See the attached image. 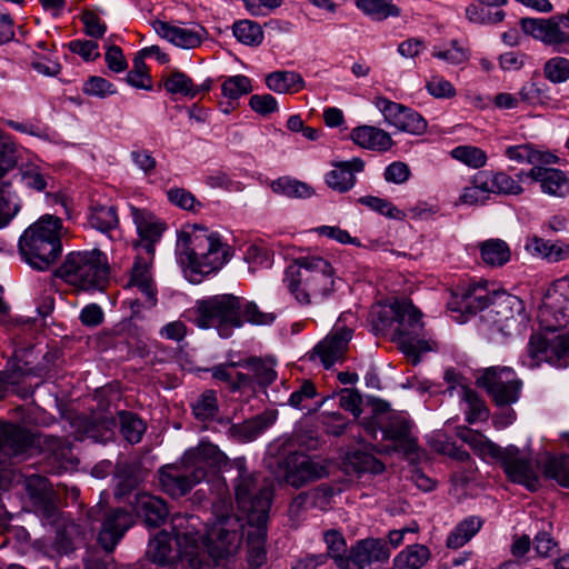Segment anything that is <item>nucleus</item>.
Segmentation results:
<instances>
[{"instance_id":"9","label":"nucleus","mask_w":569,"mask_h":569,"mask_svg":"<svg viewBox=\"0 0 569 569\" xmlns=\"http://www.w3.org/2000/svg\"><path fill=\"white\" fill-rule=\"evenodd\" d=\"M68 284L82 291H102L109 282L110 268L99 249L71 251L58 270Z\"/></svg>"},{"instance_id":"11","label":"nucleus","mask_w":569,"mask_h":569,"mask_svg":"<svg viewBox=\"0 0 569 569\" xmlns=\"http://www.w3.org/2000/svg\"><path fill=\"white\" fill-rule=\"evenodd\" d=\"M521 184L502 170H479L469 178L456 201L457 206H483L492 196H518Z\"/></svg>"},{"instance_id":"25","label":"nucleus","mask_w":569,"mask_h":569,"mask_svg":"<svg viewBox=\"0 0 569 569\" xmlns=\"http://www.w3.org/2000/svg\"><path fill=\"white\" fill-rule=\"evenodd\" d=\"M153 256H138L131 268L128 286L137 288L143 297V303L152 308L158 302V290L151 271Z\"/></svg>"},{"instance_id":"17","label":"nucleus","mask_w":569,"mask_h":569,"mask_svg":"<svg viewBox=\"0 0 569 569\" xmlns=\"http://www.w3.org/2000/svg\"><path fill=\"white\" fill-rule=\"evenodd\" d=\"M500 461L507 477L516 483L525 486L530 491H536L539 487V477L537 467L532 459L521 453L516 446L501 448L500 453L495 458Z\"/></svg>"},{"instance_id":"21","label":"nucleus","mask_w":569,"mask_h":569,"mask_svg":"<svg viewBox=\"0 0 569 569\" xmlns=\"http://www.w3.org/2000/svg\"><path fill=\"white\" fill-rule=\"evenodd\" d=\"M24 488L33 502L36 512L47 522L56 521L60 498L48 480L39 475H30L24 479Z\"/></svg>"},{"instance_id":"61","label":"nucleus","mask_w":569,"mask_h":569,"mask_svg":"<svg viewBox=\"0 0 569 569\" xmlns=\"http://www.w3.org/2000/svg\"><path fill=\"white\" fill-rule=\"evenodd\" d=\"M350 463L358 472L380 473L383 471V463L372 453L366 451H355L350 456Z\"/></svg>"},{"instance_id":"12","label":"nucleus","mask_w":569,"mask_h":569,"mask_svg":"<svg viewBox=\"0 0 569 569\" xmlns=\"http://www.w3.org/2000/svg\"><path fill=\"white\" fill-rule=\"evenodd\" d=\"M529 356L537 363L545 361L557 368L569 366V327L546 328L533 333L528 346Z\"/></svg>"},{"instance_id":"29","label":"nucleus","mask_w":569,"mask_h":569,"mask_svg":"<svg viewBox=\"0 0 569 569\" xmlns=\"http://www.w3.org/2000/svg\"><path fill=\"white\" fill-rule=\"evenodd\" d=\"M29 445V437L23 429L0 422V465L23 452Z\"/></svg>"},{"instance_id":"39","label":"nucleus","mask_w":569,"mask_h":569,"mask_svg":"<svg viewBox=\"0 0 569 569\" xmlns=\"http://www.w3.org/2000/svg\"><path fill=\"white\" fill-rule=\"evenodd\" d=\"M20 182L30 190L46 191L50 180L49 173L37 163H22L18 171Z\"/></svg>"},{"instance_id":"57","label":"nucleus","mask_w":569,"mask_h":569,"mask_svg":"<svg viewBox=\"0 0 569 569\" xmlns=\"http://www.w3.org/2000/svg\"><path fill=\"white\" fill-rule=\"evenodd\" d=\"M543 76L552 83H563L569 80V59L556 56L548 59L543 66Z\"/></svg>"},{"instance_id":"40","label":"nucleus","mask_w":569,"mask_h":569,"mask_svg":"<svg viewBox=\"0 0 569 569\" xmlns=\"http://www.w3.org/2000/svg\"><path fill=\"white\" fill-rule=\"evenodd\" d=\"M267 87L278 93L297 92L303 88L302 77L293 71H276L267 76Z\"/></svg>"},{"instance_id":"22","label":"nucleus","mask_w":569,"mask_h":569,"mask_svg":"<svg viewBox=\"0 0 569 569\" xmlns=\"http://www.w3.org/2000/svg\"><path fill=\"white\" fill-rule=\"evenodd\" d=\"M151 26L159 37L181 49H194L207 38L206 29L198 24L176 26L157 19Z\"/></svg>"},{"instance_id":"50","label":"nucleus","mask_w":569,"mask_h":569,"mask_svg":"<svg viewBox=\"0 0 569 569\" xmlns=\"http://www.w3.org/2000/svg\"><path fill=\"white\" fill-rule=\"evenodd\" d=\"M232 32L236 39L246 44L256 47L263 40V31L259 23L251 20H239L232 26Z\"/></svg>"},{"instance_id":"37","label":"nucleus","mask_w":569,"mask_h":569,"mask_svg":"<svg viewBox=\"0 0 569 569\" xmlns=\"http://www.w3.org/2000/svg\"><path fill=\"white\" fill-rule=\"evenodd\" d=\"M430 559V550L425 545H411L393 559L392 569H421Z\"/></svg>"},{"instance_id":"44","label":"nucleus","mask_w":569,"mask_h":569,"mask_svg":"<svg viewBox=\"0 0 569 569\" xmlns=\"http://www.w3.org/2000/svg\"><path fill=\"white\" fill-rule=\"evenodd\" d=\"M271 190L288 198H309L313 190L306 182L299 181L290 177H281L270 182Z\"/></svg>"},{"instance_id":"7","label":"nucleus","mask_w":569,"mask_h":569,"mask_svg":"<svg viewBox=\"0 0 569 569\" xmlns=\"http://www.w3.org/2000/svg\"><path fill=\"white\" fill-rule=\"evenodd\" d=\"M178 262L196 274H210L229 261V248L217 232L197 228L191 233L181 232L176 244Z\"/></svg>"},{"instance_id":"35","label":"nucleus","mask_w":569,"mask_h":569,"mask_svg":"<svg viewBox=\"0 0 569 569\" xmlns=\"http://www.w3.org/2000/svg\"><path fill=\"white\" fill-rule=\"evenodd\" d=\"M482 523V520L476 516L465 518L449 532L446 539V546L451 549L463 547L477 535Z\"/></svg>"},{"instance_id":"64","label":"nucleus","mask_w":569,"mask_h":569,"mask_svg":"<svg viewBox=\"0 0 569 569\" xmlns=\"http://www.w3.org/2000/svg\"><path fill=\"white\" fill-rule=\"evenodd\" d=\"M317 389L313 382L310 380H305L300 387L293 391L289 397V405L296 409H308V402L316 398Z\"/></svg>"},{"instance_id":"52","label":"nucleus","mask_w":569,"mask_h":569,"mask_svg":"<svg viewBox=\"0 0 569 569\" xmlns=\"http://www.w3.org/2000/svg\"><path fill=\"white\" fill-rule=\"evenodd\" d=\"M114 478L116 496L122 497L131 491L139 482V475L136 466L128 462L117 465Z\"/></svg>"},{"instance_id":"63","label":"nucleus","mask_w":569,"mask_h":569,"mask_svg":"<svg viewBox=\"0 0 569 569\" xmlns=\"http://www.w3.org/2000/svg\"><path fill=\"white\" fill-rule=\"evenodd\" d=\"M426 89L436 99H450L457 93L453 84L439 74H433L427 79Z\"/></svg>"},{"instance_id":"27","label":"nucleus","mask_w":569,"mask_h":569,"mask_svg":"<svg viewBox=\"0 0 569 569\" xmlns=\"http://www.w3.org/2000/svg\"><path fill=\"white\" fill-rule=\"evenodd\" d=\"M138 517L143 518L149 527H158L164 522L169 510L166 502L147 492H139L131 502Z\"/></svg>"},{"instance_id":"45","label":"nucleus","mask_w":569,"mask_h":569,"mask_svg":"<svg viewBox=\"0 0 569 569\" xmlns=\"http://www.w3.org/2000/svg\"><path fill=\"white\" fill-rule=\"evenodd\" d=\"M74 426L78 428L74 438L78 440L92 439L106 441L111 437V430L107 422L97 423L83 417H77Z\"/></svg>"},{"instance_id":"24","label":"nucleus","mask_w":569,"mask_h":569,"mask_svg":"<svg viewBox=\"0 0 569 569\" xmlns=\"http://www.w3.org/2000/svg\"><path fill=\"white\" fill-rule=\"evenodd\" d=\"M130 212L140 237L137 248L153 256L154 244L160 240L164 224L148 210L130 206Z\"/></svg>"},{"instance_id":"10","label":"nucleus","mask_w":569,"mask_h":569,"mask_svg":"<svg viewBox=\"0 0 569 569\" xmlns=\"http://www.w3.org/2000/svg\"><path fill=\"white\" fill-rule=\"evenodd\" d=\"M193 322L201 329L216 328L221 338H229L243 321L240 299L233 295H217L198 300L193 308Z\"/></svg>"},{"instance_id":"5","label":"nucleus","mask_w":569,"mask_h":569,"mask_svg":"<svg viewBox=\"0 0 569 569\" xmlns=\"http://www.w3.org/2000/svg\"><path fill=\"white\" fill-rule=\"evenodd\" d=\"M283 286L302 305H318L335 291V269L320 256L295 259L283 272Z\"/></svg>"},{"instance_id":"16","label":"nucleus","mask_w":569,"mask_h":569,"mask_svg":"<svg viewBox=\"0 0 569 569\" xmlns=\"http://www.w3.org/2000/svg\"><path fill=\"white\" fill-rule=\"evenodd\" d=\"M538 320L546 328L569 327V274L549 286L539 307Z\"/></svg>"},{"instance_id":"54","label":"nucleus","mask_w":569,"mask_h":569,"mask_svg":"<svg viewBox=\"0 0 569 569\" xmlns=\"http://www.w3.org/2000/svg\"><path fill=\"white\" fill-rule=\"evenodd\" d=\"M323 541L327 546V558L330 557L340 569L339 559H346L349 550L343 535L336 529H330L323 532Z\"/></svg>"},{"instance_id":"8","label":"nucleus","mask_w":569,"mask_h":569,"mask_svg":"<svg viewBox=\"0 0 569 569\" xmlns=\"http://www.w3.org/2000/svg\"><path fill=\"white\" fill-rule=\"evenodd\" d=\"M62 221L44 214L31 224L19 239V252L33 269L47 270L60 256Z\"/></svg>"},{"instance_id":"18","label":"nucleus","mask_w":569,"mask_h":569,"mask_svg":"<svg viewBox=\"0 0 569 569\" xmlns=\"http://www.w3.org/2000/svg\"><path fill=\"white\" fill-rule=\"evenodd\" d=\"M373 104L382 113L385 121L397 130L413 136H421L427 131V120L416 110L385 97H376Z\"/></svg>"},{"instance_id":"43","label":"nucleus","mask_w":569,"mask_h":569,"mask_svg":"<svg viewBox=\"0 0 569 569\" xmlns=\"http://www.w3.org/2000/svg\"><path fill=\"white\" fill-rule=\"evenodd\" d=\"M449 154L453 160L471 169H481L488 161L486 151L473 144L457 146L450 150Z\"/></svg>"},{"instance_id":"47","label":"nucleus","mask_w":569,"mask_h":569,"mask_svg":"<svg viewBox=\"0 0 569 569\" xmlns=\"http://www.w3.org/2000/svg\"><path fill=\"white\" fill-rule=\"evenodd\" d=\"M119 423L122 437L131 445L140 442L147 430L146 422L129 411L119 412Z\"/></svg>"},{"instance_id":"53","label":"nucleus","mask_w":569,"mask_h":569,"mask_svg":"<svg viewBox=\"0 0 569 569\" xmlns=\"http://www.w3.org/2000/svg\"><path fill=\"white\" fill-rule=\"evenodd\" d=\"M526 250L531 254L540 256L550 261H559L567 256L565 249L561 246L551 243L537 237H533L527 241Z\"/></svg>"},{"instance_id":"46","label":"nucleus","mask_w":569,"mask_h":569,"mask_svg":"<svg viewBox=\"0 0 569 569\" xmlns=\"http://www.w3.org/2000/svg\"><path fill=\"white\" fill-rule=\"evenodd\" d=\"M481 258L485 263L500 267L510 260V248L503 240L489 239L480 246Z\"/></svg>"},{"instance_id":"4","label":"nucleus","mask_w":569,"mask_h":569,"mask_svg":"<svg viewBox=\"0 0 569 569\" xmlns=\"http://www.w3.org/2000/svg\"><path fill=\"white\" fill-rule=\"evenodd\" d=\"M370 322L377 335L390 336L401 351L419 361V355L431 350L426 339L421 313L408 300L377 303L370 312Z\"/></svg>"},{"instance_id":"38","label":"nucleus","mask_w":569,"mask_h":569,"mask_svg":"<svg viewBox=\"0 0 569 569\" xmlns=\"http://www.w3.org/2000/svg\"><path fill=\"white\" fill-rule=\"evenodd\" d=\"M457 435L482 458L490 457L495 459L500 453L501 448L478 431L463 427L458 429Z\"/></svg>"},{"instance_id":"19","label":"nucleus","mask_w":569,"mask_h":569,"mask_svg":"<svg viewBox=\"0 0 569 569\" xmlns=\"http://www.w3.org/2000/svg\"><path fill=\"white\" fill-rule=\"evenodd\" d=\"M391 555L382 539L366 538L352 545L346 559L340 560V569H372L375 563L389 560Z\"/></svg>"},{"instance_id":"30","label":"nucleus","mask_w":569,"mask_h":569,"mask_svg":"<svg viewBox=\"0 0 569 569\" xmlns=\"http://www.w3.org/2000/svg\"><path fill=\"white\" fill-rule=\"evenodd\" d=\"M350 138L359 147L375 151H387L393 144L392 138L387 131L373 126L352 129Z\"/></svg>"},{"instance_id":"28","label":"nucleus","mask_w":569,"mask_h":569,"mask_svg":"<svg viewBox=\"0 0 569 569\" xmlns=\"http://www.w3.org/2000/svg\"><path fill=\"white\" fill-rule=\"evenodd\" d=\"M333 169L326 174V183L332 190L347 192L356 183V172H361L365 162L360 158H352L349 161H341L333 164Z\"/></svg>"},{"instance_id":"41","label":"nucleus","mask_w":569,"mask_h":569,"mask_svg":"<svg viewBox=\"0 0 569 569\" xmlns=\"http://www.w3.org/2000/svg\"><path fill=\"white\" fill-rule=\"evenodd\" d=\"M333 497V489L326 485H320L311 491L298 495L291 502V511L299 510L310 503L319 509H327Z\"/></svg>"},{"instance_id":"51","label":"nucleus","mask_w":569,"mask_h":569,"mask_svg":"<svg viewBox=\"0 0 569 569\" xmlns=\"http://www.w3.org/2000/svg\"><path fill=\"white\" fill-rule=\"evenodd\" d=\"M219 411L217 395L213 390L204 391L192 403V412L200 421L213 420Z\"/></svg>"},{"instance_id":"1","label":"nucleus","mask_w":569,"mask_h":569,"mask_svg":"<svg viewBox=\"0 0 569 569\" xmlns=\"http://www.w3.org/2000/svg\"><path fill=\"white\" fill-rule=\"evenodd\" d=\"M238 520L222 517L210 530H206L194 515H174L171 529L179 547L180 560L191 569H213L222 560L234 555L241 543L236 530Z\"/></svg>"},{"instance_id":"32","label":"nucleus","mask_w":569,"mask_h":569,"mask_svg":"<svg viewBox=\"0 0 569 569\" xmlns=\"http://www.w3.org/2000/svg\"><path fill=\"white\" fill-rule=\"evenodd\" d=\"M9 172H0V229L7 227L21 209V199L12 188Z\"/></svg>"},{"instance_id":"60","label":"nucleus","mask_w":569,"mask_h":569,"mask_svg":"<svg viewBox=\"0 0 569 569\" xmlns=\"http://www.w3.org/2000/svg\"><path fill=\"white\" fill-rule=\"evenodd\" d=\"M432 56L453 66L462 64L469 59L467 50L457 41H451L443 47H435Z\"/></svg>"},{"instance_id":"6","label":"nucleus","mask_w":569,"mask_h":569,"mask_svg":"<svg viewBox=\"0 0 569 569\" xmlns=\"http://www.w3.org/2000/svg\"><path fill=\"white\" fill-rule=\"evenodd\" d=\"M227 461V456L216 445L200 442L184 452L180 465L162 467L159 481L166 493L179 498L201 482L209 469L221 468Z\"/></svg>"},{"instance_id":"13","label":"nucleus","mask_w":569,"mask_h":569,"mask_svg":"<svg viewBox=\"0 0 569 569\" xmlns=\"http://www.w3.org/2000/svg\"><path fill=\"white\" fill-rule=\"evenodd\" d=\"M520 26L526 34L569 56V8L549 18H522Z\"/></svg>"},{"instance_id":"23","label":"nucleus","mask_w":569,"mask_h":569,"mask_svg":"<svg viewBox=\"0 0 569 569\" xmlns=\"http://www.w3.org/2000/svg\"><path fill=\"white\" fill-rule=\"evenodd\" d=\"M352 338L351 329L340 325H335L330 333L316 345L313 353L320 359L326 369H329L336 362L345 358L348 345Z\"/></svg>"},{"instance_id":"15","label":"nucleus","mask_w":569,"mask_h":569,"mask_svg":"<svg viewBox=\"0 0 569 569\" xmlns=\"http://www.w3.org/2000/svg\"><path fill=\"white\" fill-rule=\"evenodd\" d=\"M88 519L92 523L100 522L98 541L107 552L113 551L132 526V517L129 512L122 509H108L107 502L102 500L88 511Z\"/></svg>"},{"instance_id":"56","label":"nucleus","mask_w":569,"mask_h":569,"mask_svg":"<svg viewBox=\"0 0 569 569\" xmlns=\"http://www.w3.org/2000/svg\"><path fill=\"white\" fill-rule=\"evenodd\" d=\"M545 475L560 486L569 488V456L548 457L545 463Z\"/></svg>"},{"instance_id":"34","label":"nucleus","mask_w":569,"mask_h":569,"mask_svg":"<svg viewBox=\"0 0 569 569\" xmlns=\"http://www.w3.org/2000/svg\"><path fill=\"white\" fill-rule=\"evenodd\" d=\"M87 222L91 228L108 233L119 226L117 208L112 204L92 202L87 214Z\"/></svg>"},{"instance_id":"58","label":"nucleus","mask_w":569,"mask_h":569,"mask_svg":"<svg viewBox=\"0 0 569 569\" xmlns=\"http://www.w3.org/2000/svg\"><path fill=\"white\" fill-rule=\"evenodd\" d=\"M222 94L229 100L236 101L240 97L252 91L251 80L243 74L228 77L222 86Z\"/></svg>"},{"instance_id":"48","label":"nucleus","mask_w":569,"mask_h":569,"mask_svg":"<svg viewBox=\"0 0 569 569\" xmlns=\"http://www.w3.org/2000/svg\"><path fill=\"white\" fill-rule=\"evenodd\" d=\"M457 395L468 406V410L466 411V420L469 423H475L488 417L486 405L475 390L461 385V387L457 390Z\"/></svg>"},{"instance_id":"14","label":"nucleus","mask_w":569,"mask_h":569,"mask_svg":"<svg viewBox=\"0 0 569 569\" xmlns=\"http://www.w3.org/2000/svg\"><path fill=\"white\" fill-rule=\"evenodd\" d=\"M477 385L483 388L497 406L516 403L522 381L510 367L492 366L478 371Z\"/></svg>"},{"instance_id":"42","label":"nucleus","mask_w":569,"mask_h":569,"mask_svg":"<svg viewBox=\"0 0 569 569\" xmlns=\"http://www.w3.org/2000/svg\"><path fill=\"white\" fill-rule=\"evenodd\" d=\"M356 4L366 16L377 21L400 14V9L393 0H357Z\"/></svg>"},{"instance_id":"55","label":"nucleus","mask_w":569,"mask_h":569,"mask_svg":"<svg viewBox=\"0 0 569 569\" xmlns=\"http://www.w3.org/2000/svg\"><path fill=\"white\" fill-rule=\"evenodd\" d=\"M164 89L172 94H181L194 98V84L186 73L181 71L171 72L163 82Z\"/></svg>"},{"instance_id":"31","label":"nucleus","mask_w":569,"mask_h":569,"mask_svg":"<svg viewBox=\"0 0 569 569\" xmlns=\"http://www.w3.org/2000/svg\"><path fill=\"white\" fill-rule=\"evenodd\" d=\"M147 555L157 565L171 567L180 560L179 547H172V539L166 531L150 540Z\"/></svg>"},{"instance_id":"36","label":"nucleus","mask_w":569,"mask_h":569,"mask_svg":"<svg viewBox=\"0 0 569 569\" xmlns=\"http://www.w3.org/2000/svg\"><path fill=\"white\" fill-rule=\"evenodd\" d=\"M410 421L405 416H395L382 429V433L387 439L401 442V449L405 452H413L416 442L410 437Z\"/></svg>"},{"instance_id":"20","label":"nucleus","mask_w":569,"mask_h":569,"mask_svg":"<svg viewBox=\"0 0 569 569\" xmlns=\"http://www.w3.org/2000/svg\"><path fill=\"white\" fill-rule=\"evenodd\" d=\"M282 467L286 482L295 488H300L328 475L325 465L300 452L288 455Z\"/></svg>"},{"instance_id":"3","label":"nucleus","mask_w":569,"mask_h":569,"mask_svg":"<svg viewBox=\"0 0 569 569\" xmlns=\"http://www.w3.org/2000/svg\"><path fill=\"white\" fill-rule=\"evenodd\" d=\"M490 303L489 309L482 317L480 331L491 341H499L510 333L516 322L515 312L522 309L521 301L515 296H498L493 293L487 282H471L458 289L453 295L451 305L456 311L476 313L483 310Z\"/></svg>"},{"instance_id":"33","label":"nucleus","mask_w":569,"mask_h":569,"mask_svg":"<svg viewBox=\"0 0 569 569\" xmlns=\"http://www.w3.org/2000/svg\"><path fill=\"white\" fill-rule=\"evenodd\" d=\"M42 447L48 452V457L58 463L59 470L72 469L78 463L68 440L56 436H44Z\"/></svg>"},{"instance_id":"26","label":"nucleus","mask_w":569,"mask_h":569,"mask_svg":"<svg viewBox=\"0 0 569 569\" xmlns=\"http://www.w3.org/2000/svg\"><path fill=\"white\" fill-rule=\"evenodd\" d=\"M527 177L540 184L541 191L552 197H565L569 192V181L563 171L536 166L527 173Z\"/></svg>"},{"instance_id":"2","label":"nucleus","mask_w":569,"mask_h":569,"mask_svg":"<svg viewBox=\"0 0 569 569\" xmlns=\"http://www.w3.org/2000/svg\"><path fill=\"white\" fill-rule=\"evenodd\" d=\"M232 467L237 472L232 480L234 499L246 519V525L237 522L236 530H242L241 537L246 535L249 565L260 567L266 561L267 522L272 500L271 482L260 473L250 471L243 457L236 458Z\"/></svg>"},{"instance_id":"59","label":"nucleus","mask_w":569,"mask_h":569,"mask_svg":"<svg viewBox=\"0 0 569 569\" xmlns=\"http://www.w3.org/2000/svg\"><path fill=\"white\" fill-rule=\"evenodd\" d=\"M263 431V426L259 419L247 420L242 423L230 426L229 436L240 442H250L257 439Z\"/></svg>"},{"instance_id":"49","label":"nucleus","mask_w":569,"mask_h":569,"mask_svg":"<svg viewBox=\"0 0 569 569\" xmlns=\"http://www.w3.org/2000/svg\"><path fill=\"white\" fill-rule=\"evenodd\" d=\"M242 366L251 373L253 383L256 382L260 386H267L272 383L277 378L274 363L271 360L251 358Z\"/></svg>"},{"instance_id":"62","label":"nucleus","mask_w":569,"mask_h":569,"mask_svg":"<svg viewBox=\"0 0 569 569\" xmlns=\"http://www.w3.org/2000/svg\"><path fill=\"white\" fill-rule=\"evenodd\" d=\"M240 317L244 322H249L252 325H270L274 321L276 316L272 312H263L261 311L254 302L240 301Z\"/></svg>"}]
</instances>
